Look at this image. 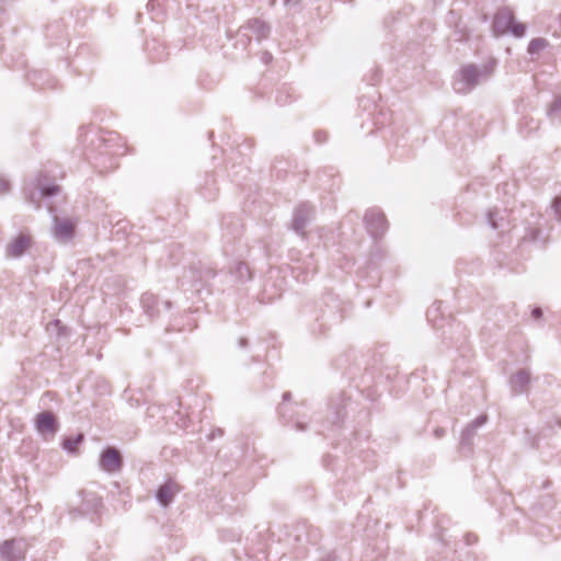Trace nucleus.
<instances>
[{"label": "nucleus", "mask_w": 561, "mask_h": 561, "mask_svg": "<svg viewBox=\"0 0 561 561\" xmlns=\"http://www.w3.org/2000/svg\"><path fill=\"white\" fill-rule=\"evenodd\" d=\"M322 561H335V556L333 553H329Z\"/></svg>", "instance_id": "obj_28"}, {"label": "nucleus", "mask_w": 561, "mask_h": 561, "mask_svg": "<svg viewBox=\"0 0 561 561\" xmlns=\"http://www.w3.org/2000/svg\"><path fill=\"white\" fill-rule=\"evenodd\" d=\"M123 460L117 449L113 447L106 448L100 458V467L106 472H115L121 470Z\"/></svg>", "instance_id": "obj_10"}, {"label": "nucleus", "mask_w": 561, "mask_h": 561, "mask_svg": "<svg viewBox=\"0 0 561 561\" xmlns=\"http://www.w3.org/2000/svg\"><path fill=\"white\" fill-rule=\"evenodd\" d=\"M216 435L221 436V435H222V431H221V430H218V432H216Z\"/></svg>", "instance_id": "obj_35"}, {"label": "nucleus", "mask_w": 561, "mask_h": 561, "mask_svg": "<svg viewBox=\"0 0 561 561\" xmlns=\"http://www.w3.org/2000/svg\"><path fill=\"white\" fill-rule=\"evenodd\" d=\"M510 215L506 210H492L488 213L489 225L501 232L510 227Z\"/></svg>", "instance_id": "obj_12"}, {"label": "nucleus", "mask_w": 561, "mask_h": 561, "mask_svg": "<svg viewBox=\"0 0 561 561\" xmlns=\"http://www.w3.org/2000/svg\"><path fill=\"white\" fill-rule=\"evenodd\" d=\"M488 417L486 415H480L478 416L471 424L467 426V428L463 431V436H470L474 434V431L484 425Z\"/></svg>", "instance_id": "obj_20"}, {"label": "nucleus", "mask_w": 561, "mask_h": 561, "mask_svg": "<svg viewBox=\"0 0 561 561\" xmlns=\"http://www.w3.org/2000/svg\"><path fill=\"white\" fill-rule=\"evenodd\" d=\"M313 207L309 204H301L299 205L294 213L293 218V229L304 236L305 234V228L307 227L308 222L311 220L313 216Z\"/></svg>", "instance_id": "obj_9"}, {"label": "nucleus", "mask_w": 561, "mask_h": 561, "mask_svg": "<svg viewBox=\"0 0 561 561\" xmlns=\"http://www.w3.org/2000/svg\"><path fill=\"white\" fill-rule=\"evenodd\" d=\"M533 318L539 319L542 316V310L540 308H535L531 312Z\"/></svg>", "instance_id": "obj_25"}, {"label": "nucleus", "mask_w": 561, "mask_h": 561, "mask_svg": "<svg viewBox=\"0 0 561 561\" xmlns=\"http://www.w3.org/2000/svg\"><path fill=\"white\" fill-rule=\"evenodd\" d=\"M58 192L59 186L54 183H49L46 175L43 174L36 180V183L24 188L25 198L30 203L34 204L36 208L41 207V198L55 196Z\"/></svg>", "instance_id": "obj_3"}, {"label": "nucleus", "mask_w": 561, "mask_h": 561, "mask_svg": "<svg viewBox=\"0 0 561 561\" xmlns=\"http://www.w3.org/2000/svg\"><path fill=\"white\" fill-rule=\"evenodd\" d=\"M216 435L221 436V435H222V431H221V430H218V432H216Z\"/></svg>", "instance_id": "obj_36"}, {"label": "nucleus", "mask_w": 561, "mask_h": 561, "mask_svg": "<svg viewBox=\"0 0 561 561\" xmlns=\"http://www.w3.org/2000/svg\"><path fill=\"white\" fill-rule=\"evenodd\" d=\"M533 221H527V226L525 227V234L522 237V242H536L540 234V229L538 227L539 216L531 215Z\"/></svg>", "instance_id": "obj_15"}, {"label": "nucleus", "mask_w": 561, "mask_h": 561, "mask_svg": "<svg viewBox=\"0 0 561 561\" xmlns=\"http://www.w3.org/2000/svg\"><path fill=\"white\" fill-rule=\"evenodd\" d=\"M51 229L53 237L60 243L69 242L75 236L76 222L69 218H59L54 216Z\"/></svg>", "instance_id": "obj_6"}, {"label": "nucleus", "mask_w": 561, "mask_h": 561, "mask_svg": "<svg viewBox=\"0 0 561 561\" xmlns=\"http://www.w3.org/2000/svg\"><path fill=\"white\" fill-rule=\"evenodd\" d=\"M493 32L496 36L511 32L516 37H523L526 26L523 23L515 22L514 13L508 8H502L494 16Z\"/></svg>", "instance_id": "obj_2"}, {"label": "nucleus", "mask_w": 561, "mask_h": 561, "mask_svg": "<svg viewBox=\"0 0 561 561\" xmlns=\"http://www.w3.org/2000/svg\"><path fill=\"white\" fill-rule=\"evenodd\" d=\"M296 427L299 431H304L306 428V426L302 423H299V422L296 423Z\"/></svg>", "instance_id": "obj_31"}, {"label": "nucleus", "mask_w": 561, "mask_h": 561, "mask_svg": "<svg viewBox=\"0 0 561 561\" xmlns=\"http://www.w3.org/2000/svg\"><path fill=\"white\" fill-rule=\"evenodd\" d=\"M158 298L153 294L146 293L141 296V305L149 317L156 316Z\"/></svg>", "instance_id": "obj_16"}, {"label": "nucleus", "mask_w": 561, "mask_h": 561, "mask_svg": "<svg viewBox=\"0 0 561 561\" xmlns=\"http://www.w3.org/2000/svg\"><path fill=\"white\" fill-rule=\"evenodd\" d=\"M364 221L368 232L374 238L383 234L388 228V222L383 213L377 208L368 209L365 214Z\"/></svg>", "instance_id": "obj_4"}, {"label": "nucleus", "mask_w": 561, "mask_h": 561, "mask_svg": "<svg viewBox=\"0 0 561 561\" xmlns=\"http://www.w3.org/2000/svg\"><path fill=\"white\" fill-rule=\"evenodd\" d=\"M271 59H272V55H271V54L265 53V54L263 55V60H264V62H268Z\"/></svg>", "instance_id": "obj_29"}, {"label": "nucleus", "mask_w": 561, "mask_h": 561, "mask_svg": "<svg viewBox=\"0 0 561 561\" xmlns=\"http://www.w3.org/2000/svg\"><path fill=\"white\" fill-rule=\"evenodd\" d=\"M300 0H284V4L286 7H295L299 3Z\"/></svg>", "instance_id": "obj_26"}, {"label": "nucleus", "mask_w": 561, "mask_h": 561, "mask_svg": "<svg viewBox=\"0 0 561 561\" xmlns=\"http://www.w3.org/2000/svg\"><path fill=\"white\" fill-rule=\"evenodd\" d=\"M548 46V41L541 37L534 38L528 45V53L530 55L539 54Z\"/></svg>", "instance_id": "obj_19"}, {"label": "nucleus", "mask_w": 561, "mask_h": 561, "mask_svg": "<svg viewBox=\"0 0 561 561\" xmlns=\"http://www.w3.org/2000/svg\"><path fill=\"white\" fill-rule=\"evenodd\" d=\"M290 397H291L290 392H285L283 396V400L288 401L290 399Z\"/></svg>", "instance_id": "obj_32"}, {"label": "nucleus", "mask_w": 561, "mask_h": 561, "mask_svg": "<svg viewBox=\"0 0 561 561\" xmlns=\"http://www.w3.org/2000/svg\"><path fill=\"white\" fill-rule=\"evenodd\" d=\"M33 240L27 233H20L13 238L5 247V255L8 257H21L31 247Z\"/></svg>", "instance_id": "obj_7"}, {"label": "nucleus", "mask_w": 561, "mask_h": 561, "mask_svg": "<svg viewBox=\"0 0 561 561\" xmlns=\"http://www.w3.org/2000/svg\"><path fill=\"white\" fill-rule=\"evenodd\" d=\"M283 409H284L283 407H279V413H282V414H283Z\"/></svg>", "instance_id": "obj_37"}, {"label": "nucleus", "mask_w": 561, "mask_h": 561, "mask_svg": "<svg viewBox=\"0 0 561 561\" xmlns=\"http://www.w3.org/2000/svg\"><path fill=\"white\" fill-rule=\"evenodd\" d=\"M239 345H240L241 347H245V346L248 345V340H247L245 337H241V339L239 340Z\"/></svg>", "instance_id": "obj_27"}, {"label": "nucleus", "mask_w": 561, "mask_h": 561, "mask_svg": "<svg viewBox=\"0 0 561 561\" xmlns=\"http://www.w3.org/2000/svg\"><path fill=\"white\" fill-rule=\"evenodd\" d=\"M557 220L561 222V196L556 197L552 204Z\"/></svg>", "instance_id": "obj_22"}, {"label": "nucleus", "mask_w": 561, "mask_h": 561, "mask_svg": "<svg viewBox=\"0 0 561 561\" xmlns=\"http://www.w3.org/2000/svg\"><path fill=\"white\" fill-rule=\"evenodd\" d=\"M215 276V273L211 271V270H207L205 271V273H201L198 274V276L196 275V271L195 270H191L190 271V275H185L183 277L184 278H190L192 280V286H195V283L197 282H206L208 280L209 278L214 277Z\"/></svg>", "instance_id": "obj_18"}, {"label": "nucleus", "mask_w": 561, "mask_h": 561, "mask_svg": "<svg viewBox=\"0 0 561 561\" xmlns=\"http://www.w3.org/2000/svg\"><path fill=\"white\" fill-rule=\"evenodd\" d=\"M444 432H445V431H444L443 428H438V430H436V431H435V435H436V437H440V436H443V435H444Z\"/></svg>", "instance_id": "obj_30"}, {"label": "nucleus", "mask_w": 561, "mask_h": 561, "mask_svg": "<svg viewBox=\"0 0 561 561\" xmlns=\"http://www.w3.org/2000/svg\"><path fill=\"white\" fill-rule=\"evenodd\" d=\"M242 28L249 30L255 36L257 42L266 38L271 32L270 25L260 19L249 20Z\"/></svg>", "instance_id": "obj_13"}, {"label": "nucleus", "mask_w": 561, "mask_h": 561, "mask_svg": "<svg viewBox=\"0 0 561 561\" xmlns=\"http://www.w3.org/2000/svg\"><path fill=\"white\" fill-rule=\"evenodd\" d=\"M180 492V486L173 481H168L162 484L157 491V500L162 506L170 505L174 496Z\"/></svg>", "instance_id": "obj_11"}, {"label": "nucleus", "mask_w": 561, "mask_h": 561, "mask_svg": "<svg viewBox=\"0 0 561 561\" xmlns=\"http://www.w3.org/2000/svg\"><path fill=\"white\" fill-rule=\"evenodd\" d=\"M244 270L248 272V266L244 263L239 264V271Z\"/></svg>", "instance_id": "obj_33"}, {"label": "nucleus", "mask_w": 561, "mask_h": 561, "mask_svg": "<svg viewBox=\"0 0 561 561\" xmlns=\"http://www.w3.org/2000/svg\"><path fill=\"white\" fill-rule=\"evenodd\" d=\"M321 135H322V133H320V131H318V133L316 134V137H317V139H318V140H319V137H320Z\"/></svg>", "instance_id": "obj_34"}, {"label": "nucleus", "mask_w": 561, "mask_h": 561, "mask_svg": "<svg viewBox=\"0 0 561 561\" xmlns=\"http://www.w3.org/2000/svg\"><path fill=\"white\" fill-rule=\"evenodd\" d=\"M495 64V60L491 59L481 66H477L474 64H467L462 66L456 73L453 81L455 92L467 94L478 84L489 80L494 72Z\"/></svg>", "instance_id": "obj_1"}, {"label": "nucleus", "mask_w": 561, "mask_h": 561, "mask_svg": "<svg viewBox=\"0 0 561 561\" xmlns=\"http://www.w3.org/2000/svg\"><path fill=\"white\" fill-rule=\"evenodd\" d=\"M547 115L552 123H561V95L550 105Z\"/></svg>", "instance_id": "obj_17"}, {"label": "nucleus", "mask_w": 561, "mask_h": 561, "mask_svg": "<svg viewBox=\"0 0 561 561\" xmlns=\"http://www.w3.org/2000/svg\"><path fill=\"white\" fill-rule=\"evenodd\" d=\"M530 381V375L526 370H519L513 375L510 379L512 392L514 394H520L526 391L527 386Z\"/></svg>", "instance_id": "obj_14"}, {"label": "nucleus", "mask_w": 561, "mask_h": 561, "mask_svg": "<svg viewBox=\"0 0 561 561\" xmlns=\"http://www.w3.org/2000/svg\"><path fill=\"white\" fill-rule=\"evenodd\" d=\"M27 545L24 539H11L0 545V556L5 561H22L25 558Z\"/></svg>", "instance_id": "obj_5"}, {"label": "nucleus", "mask_w": 561, "mask_h": 561, "mask_svg": "<svg viewBox=\"0 0 561 561\" xmlns=\"http://www.w3.org/2000/svg\"><path fill=\"white\" fill-rule=\"evenodd\" d=\"M35 426L37 432L45 438L48 436L53 437L59 427L56 417L51 412L48 411H44L37 414Z\"/></svg>", "instance_id": "obj_8"}, {"label": "nucleus", "mask_w": 561, "mask_h": 561, "mask_svg": "<svg viewBox=\"0 0 561 561\" xmlns=\"http://www.w3.org/2000/svg\"><path fill=\"white\" fill-rule=\"evenodd\" d=\"M9 191V182L2 178H0V194L7 193Z\"/></svg>", "instance_id": "obj_24"}, {"label": "nucleus", "mask_w": 561, "mask_h": 561, "mask_svg": "<svg viewBox=\"0 0 561 561\" xmlns=\"http://www.w3.org/2000/svg\"><path fill=\"white\" fill-rule=\"evenodd\" d=\"M82 439L83 435L79 434L76 438H66L62 443V446L66 450L73 453L77 449L78 445L82 442Z\"/></svg>", "instance_id": "obj_21"}, {"label": "nucleus", "mask_w": 561, "mask_h": 561, "mask_svg": "<svg viewBox=\"0 0 561 561\" xmlns=\"http://www.w3.org/2000/svg\"><path fill=\"white\" fill-rule=\"evenodd\" d=\"M524 124L529 126L528 133L537 130L539 127L538 122H535L533 118H528V117H524Z\"/></svg>", "instance_id": "obj_23"}]
</instances>
